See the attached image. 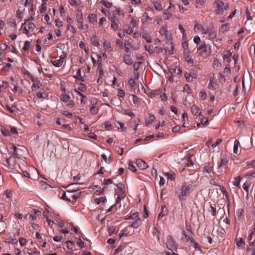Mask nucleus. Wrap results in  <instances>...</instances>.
Returning <instances> with one entry per match:
<instances>
[{
  "label": "nucleus",
  "mask_w": 255,
  "mask_h": 255,
  "mask_svg": "<svg viewBox=\"0 0 255 255\" xmlns=\"http://www.w3.org/2000/svg\"><path fill=\"white\" fill-rule=\"evenodd\" d=\"M190 189L191 185L189 184L184 183L182 185L180 191L176 192V194L177 195V196L180 201L185 200V197L189 195Z\"/></svg>",
  "instance_id": "nucleus-1"
},
{
  "label": "nucleus",
  "mask_w": 255,
  "mask_h": 255,
  "mask_svg": "<svg viewBox=\"0 0 255 255\" xmlns=\"http://www.w3.org/2000/svg\"><path fill=\"white\" fill-rule=\"evenodd\" d=\"M33 19V17H30V19L26 20L23 23H22L21 28H23V32L24 34H26L27 36H29V32L30 31H32L35 28V24L34 23L30 21Z\"/></svg>",
  "instance_id": "nucleus-2"
},
{
  "label": "nucleus",
  "mask_w": 255,
  "mask_h": 255,
  "mask_svg": "<svg viewBox=\"0 0 255 255\" xmlns=\"http://www.w3.org/2000/svg\"><path fill=\"white\" fill-rule=\"evenodd\" d=\"M67 192L68 193L67 201L72 203L75 202L81 195V192L74 189H69L67 190Z\"/></svg>",
  "instance_id": "nucleus-3"
},
{
  "label": "nucleus",
  "mask_w": 255,
  "mask_h": 255,
  "mask_svg": "<svg viewBox=\"0 0 255 255\" xmlns=\"http://www.w3.org/2000/svg\"><path fill=\"white\" fill-rule=\"evenodd\" d=\"M214 5L216 7V11L218 14H223L224 9L227 10L229 8L228 4L222 1L218 0L214 2Z\"/></svg>",
  "instance_id": "nucleus-4"
},
{
  "label": "nucleus",
  "mask_w": 255,
  "mask_h": 255,
  "mask_svg": "<svg viewBox=\"0 0 255 255\" xmlns=\"http://www.w3.org/2000/svg\"><path fill=\"white\" fill-rule=\"evenodd\" d=\"M159 33L162 36H164L166 43L168 44H171L172 43V37L171 35L168 32L167 28L165 27H162L160 30Z\"/></svg>",
  "instance_id": "nucleus-5"
},
{
  "label": "nucleus",
  "mask_w": 255,
  "mask_h": 255,
  "mask_svg": "<svg viewBox=\"0 0 255 255\" xmlns=\"http://www.w3.org/2000/svg\"><path fill=\"white\" fill-rule=\"evenodd\" d=\"M166 246L167 248L171 251H177V247L176 246V242L173 240L172 237L168 235L166 238Z\"/></svg>",
  "instance_id": "nucleus-6"
},
{
  "label": "nucleus",
  "mask_w": 255,
  "mask_h": 255,
  "mask_svg": "<svg viewBox=\"0 0 255 255\" xmlns=\"http://www.w3.org/2000/svg\"><path fill=\"white\" fill-rule=\"evenodd\" d=\"M229 156L227 153H222L221 155V161L218 166V168H220L222 166L227 165L229 161Z\"/></svg>",
  "instance_id": "nucleus-7"
},
{
  "label": "nucleus",
  "mask_w": 255,
  "mask_h": 255,
  "mask_svg": "<svg viewBox=\"0 0 255 255\" xmlns=\"http://www.w3.org/2000/svg\"><path fill=\"white\" fill-rule=\"evenodd\" d=\"M15 156H11L8 158H6V161L7 164L8 166L12 168L14 167L15 163Z\"/></svg>",
  "instance_id": "nucleus-8"
},
{
  "label": "nucleus",
  "mask_w": 255,
  "mask_h": 255,
  "mask_svg": "<svg viewBox=\"0 0 255 255\" xmlns=\"http://www.w3.org/2000/svg\"><path fill=\"white\" fill-rule=\"evenodd\" d=\"M137 166L140 169H145L148 167V165L145 161L140 159H138L136 161Z\"/></svg>",
  "instance_id": "nucleus-9"
},
{
  "label": "nucleus",
  "mask_w": 255,
  "mask_h": 255,
  "mask_svg": "<svg viewBox=\"0 0 255 255\" xmlns=\"http://www.w3.org/2000/svg\"><path fill=\"white\" fill-rule=\"evenodd\" d=\"M184 77L188 82H193L196 78V74L194 73H186Z\"/></svg>",
  "instance_id": "nucleus-10"
},
{
  "label": "nucleus",
  "mask_w": 255,
  "mask_h": 255,
  "mask_svg": "<svg viewBox=\"0 0 255 255\" xmlns=\"http://www.w3.org/2000/svg\"><path fill=\"white\" fill-rule=\"evenodd\" d=\"M78 18L77 19V22L79 24V27L80 29L83 30H87L88 29V25L87 24H83V17H77Z\"/></svg>",
  "instance_id": "nucleus-11"
},
{
  "label": "nucleus",
  "mask_w": 255,
  "mask_h": 255,
  "mask_svg": "<svg viewBox=\"0 0 255 255\" xmlns=\"http://www.w3.org/2000/svg\"><path fill=\"white\" fill-rule=\"evenodd\" d=\"M194 30L196 32H202L203 34V31L207 30V29L203 27L202 25L199 24L197 22H196L194 24Z\"/></svg>",
  "instance_id": "nucleus-12"
},
{
  "label": "nucleus",
  "mask_w": 255,
  "mask_h": 255,
  "mask_svg": "<svg viewBox=\"0 0 255 255\" xmlns=\"http://www.w3.org/2000/svg\"><path fill=\"white\" fill-rule=\"evenodd\" d=\"M124 62L128 65H130L133 63V60L131 56L128 54H126L123 56Z\"/></svg>",
  "instance_id": "nucleus-13"
},
{
  "label": "nucleus",
  "mask_w": 255,
  "mask_h": 255,
  "mask_svg": "<svg viewBox=\"0 0 255 255\" xmlns=\"http://www.w3.org/2000/svg\"><path fill=\"white\" fill-rule=\"evenodd\" d=\"M251 185V181L250 180H247L243 185V188L246 191L247 196L249 194V189Z\"/></svg>",
  "instance_id": "nucleus-14"
},
{
  "label": "nucleus",
  "mask_w": 255,
  "mask_h": 255,
  "mask_svg": "<svg viewBox=\"0 0 255 255\" xmlns=\"http://www.w3.org/2000/svg\"><path fill=\"white\" fill-rule=\"evenodd\" d=\"M167 208L165 207L162 206L161 209V211L158 214L157 219L158 221L161 220V219L167 214Z\"/></svg>",
  "instance_id": "nucleus-15"
},
{
  "label": "nucleus",
  "mask_w": 255,
  "mask_h": 255,
  "mask_svg": "<svg viewBox=\"0 0 255 255\" xmlns=\"http://www.w3.org/2000/svg\"><path fill=\"white\" fill-rule=\"evenodd\" d=\"M103 46L104 47L105 50L108 51H113V48L111 46V44L110 41H107V40H105L103 42Z\"/></svg>",
  "instance_id": "nucleus-16"
},
{
  "label": "nucleus",
  "mask_w": 255,
  "mask_h": 255,
  "mask_svg": "<svg viewBox=\"0 0 255 255\" xmlns=\"http://www.w3.org/2000/svg\"><path fill=\"white\" fill-rule=\"evenodd\" d=\"M199 108L196 105H194L191 107V112L193 115L196 116H201V113L199 112Z\"/></svg>",
  "instance_id": "nucleus-17"
},
{
  "label": "nucleus",
  "mask_w": 255,
  "mask_h": 255,
  "mask_svg": "<svg viewBox=\"0 0 255 255\" xmlns=\"http://www.w3.org/2000/svg\"><path fill=\"white\" fill-rule=\"evenodd\" d=\"M10 149L12 150V155L15 157L19 158V154L18 153V149L13 144H10Z\"/></svg>",
  "instance_id": "nucleus-18"
},
{
  "label": "nucleus",
  "mask_w": 255,
  "mask_h": 255,
  "mask_svg": "<svg viewBox=\"0 0 255 255\" xmlns=\"http://www.w3.org/2000/svg\"><path fill=\"white\" fill-rule=\"evenodd\" d=\"M141 224V220L140 218H138L130 225V227L134 229H137Z\"/></svg>",
  "instance_id": "nucleus-19"
},
{
  "label": "nucleus",
  "mask_w": 255,
  "mask_h": 255,
  "mask_svg": "<svg viewBox=\"0 0 255 255\" xmlns=\"http://www.w3.org/2000/svg\"><path fill=\"white\" fill-rule=\"evenodd\" d=\"M165 176H166L168 179L170 180L171 181H175V174L173 171H169L165 173Z\"/></svg>",
  "instance_id": "nucleus-20"
},
{
  "label": "nucleus",
  "mask_w": 255,
  "mask_h": 255,
  "mask_svg": "<svg viewBox=\"0 0 255 255\" xmlns=\"http://www.w3.org/2000/svg\"><path fill=\"white\" fill-rule=\"evenodd\" d=\"M70 4L76 8H79L81 3L80 0H69Z\"/></svg>",
  "instance_id": "nucleus-21"
},
{
  "label": "nucleus",
  "mask_w": 255,
  "mask_h": 255,
  "mask_svg": "<svg viewBox=\"0 0 255 255\" xmlns=\"http://www.w3.org/2000/svg\"><path fill=\"white\" fill-rule=\"evenodd\" d=\"M208 34L209 37L211 39H214L216 37V34L215 32L213 31H212L211 30H210L209 29H207V30H205V31H203V34Z\"/></svg>",
  "instance_id": "nucleus-22"
},
{
  "label": "nucleus",
  "mask_w": 255,
  "mask_h": 255,
  "mask_svg": "<svg viewBox=\"0 0 255 255\" xmlns=\"http://www.w3.org/2000/svg\"><path fill=\"white\" fill-rule=\"evenodd\" d=\"M182 236L181 237V240L183 241H185L188 243L189 241L191 242V240H193V239L190 238L185 233L184 231H182Z\"/></svg>",
  "instance_id": "nucleus-23"
},
{
  "label": "nucleus",
  "mask_w": 255,
  "mask_h": 255,
  "mask_svg": "<svg viewBox=\"0 0 255 255\" xmlns=\"http://www.w3.org/2000/svg\"><path fill=\"white\" fill-rule=\"evenodd\" d=\"M42 86L39 80L34 81L33 84L31 86V89L33 91L36 90L41 87Z\"/></svg>",
  "instance_id": "nucleus-24"
},
{
  "label": "nucleus",
  "mask_w": 255,
  "mask_h": 255,
  "mask_svg": "<svg viewBox=\"0 0 255 255\" xmlns=\"http://www.w3.org/2000/svg\"><path fill=\"white\" fill-rule=\"evenodd\" d=\"M236 244L237 246L239 248L242 247V246L245 244L243 240L241 238H236L235 241Z\"/></svg>",
  "instance_id": "nucleus-25"
},
{
  "label": "nucleus",
  "mask_w": 255,
  "mask_h": 255,
  "mask_svg": "<svg viewBox=\"0 0 255 255\" xmlns=\"http://www.w3.org/2000/svg\"><path fill=\"white\" fill-rule=\"evenodd\" d=\"M234 179L235 181L233 182V185L238 188H241L240 183L242 179L241 177L239 176L235 177Z\"/></svg>",
  "instance_id": "nucleus-26"
},
{
  "label": "nucleus",
  "mask_w": 255,
  "mask_h": 255,
  "mask_svg": "<svg viewBox=\"0 0 255 255\" xmlns=\"http://www.w3.org/2000/svg\"><path fill=\"white\" fill-rule=\"evenodd\" d=\"M161 93V90L160 89H158V90H154V91H151L148 96L151 97V98H152L153 97H155V96H157V95H158L159 94H160V93Z\"/></svg>",
  "instance_id": "nucleus-27"
},
{
  "label": "nucleus",
  "mask_w": 255,
  "mask_h": 255,
  "mask_svg": "<svg viewBox=\"0 0 255 255\" xmlns=\"http://www.w3.org/2000/svg\"><path fill=\"white\" fill-rule=\"evenodd\" d=\"M52 64L57 67H60L63 64V61L61 59H57L52 61Z\"/></svg>",
  "instance_id": "nucleus-28"
},
{
  "label": "nucleus",
  "mask_w": 255,
  "mask_h": 255,
  "mask_svg": "<svg viewBox=\"0 0 255 255\" xmlns=\"http://www.w3.org/2000/svg\"><path fill=\"white\" fill-rule=\"evenodd\" d=\"M33 1V0H25V6H30V10L31 11V13H30L31 15L33 14V4H31V2Z\"/></svg>",
  "instance_id": "nucleus-29"
},
{
  "label": "nucleus",
  "mask_w": 255,
  "mask_h": 255,
  "mask_svg": "<svg viewBox=\"0 0 255 255\" xmlns=\"http://www.w3.org/2000/svg\"><path fill=\"white\" fill-rule=\"evenodd\" d=\"M217 83L214 82L213 81L210 80L209 83L208 88L210 89L215 90L217 88Z\"/></svg>",
  "instance_id": "nucleus-30"
},
{
  "label": "nucleus",
  "mask_w": 255,
  "mask_h": 255,
  "mask_svg": "<svg viewBox=\"0 0 255 255\" xmlns=\"http://www.w3.org/2000/svg\"><path fill=\"white\" fill-rule=\"evenodd\" d=\"M124 46L125 47V51L127 53H129L130 51V49L132 48V46L129 42H126L124 44Z\"/></svg>",
  "instance_id": "nucleus-31"
},
{
  "label": "nucleus",
  "mask_w": 255,
  "mask_h": 255,
  "mask_svg": "<svg viewBox=\"0 0 255 255\" xmlns=\"http://www.w3.org/2000/svg\"><path fill=\"white\" fill-rule=\"evenodd\" d=\"M95 202L97 204H99L100 203H104L106 201V197H102L99 198H96L94 199Z\"/></svg>",
  "instance_id": "nucleus-32"
},
{
  "label": "nucleus",
  "mask_w": 255,
  "mask_h": 255,
  "mask_svg": "<svg viewBox=\"0 0 255 255\" xmlns=\"http://www.w3.org/2000/svg\"><path fill=\"white\" fill-rule=\"evenodd\" d=\"M6 108L7 109V110H8L9 112L11 113H15L17 110V108L16 107V106L13 105H12L11 106L9 105H6Z\"/></svg>",
  "instance_id": "nucleus-33"
},
{
  "label": "nucleus",
  "mask_w": 255,
  "mask_h": 255,
  "mask_svg": "<svg viewBox=\"0 0 255 255\" xmlns=\"http://www.w3.org/2000/svg\"><path fill=\"white\" fill-rule=\"evenodd\" d=\"M115 17H114L113 18L112 17L111 21V27L114 29V30H116L118 28V25L116 22V21L114 20V18Z\"/></svg>",
  "instance_id": "nucleus-34"
},
{
  "label": "nucleus",
  "mask_w": 255,
  "mask_h": 255,
  "mask_svg": "<svg viewBox=\"0 0 255 255\" xmlns=\"http://www.w3.org/2000/svg\"><path fill=\"white\" fill-rule=\"evenodd\" d=\"M70 96L66 94H62L61 95V100L64 102H68L70 101Z\"/></svg>",
  "instance_id": "nucleus-35"
},
{
  "label": "nucleus",
  "mask_w": 255,
  "mask_h": 255,
  "mask_svg": "<svg viewBox=\"0 0 255 255\" xmlns=\"http://www.w3.org/2000/svg\"><path fill=\"white\" fill-rule=\"evenodd\" d=\"M154 6L156 9L160 10L162 9V5L160 1H155L153 2Z\"/></svg>",
  "instance_id": "nucleus-36"
},
{
  "label": "nucleus",
  "mask_w": 255,
  "mask_h": 255,
  "mask_svg": "<svg viewBox=\"0 0 255 255\" xmlns=\"http://www.w3.org/2000/svg\"><path fill=\"white\" fill-rule=\"evenodd\" d=\"M230 28V24L229 23H226L225 24L222 25L220 29V30H221L222 32H224L226 31H227L229 30Z\"/></svg>",
  "instance_id": "nucleus-37"
},
{
  "label": "nucleus",
  "mask_w": 255,
  "mask_h": 255,
  "mask_svg": "<svg viewBox=\"0 0 255 255\" xmlns=\"http://www.w3.org/2000/svg\"><path fill=\"white\" fill-rule=\"evenodd\" d=\"M101 3L107 8H110L112 6V3L108 0H102Z\"/></svg>",
  "instance_id": "nucleus-38"
},
{
  "label": "nucleus",
  "mask_w": 255,
  "mask_h": 255,
  "mask_svg": "<svg viewBox=\"0 0 255 255\" xmlns=\"http://www.w3.org/2000/svg\"><path fill=\"white\" fill-rule=\"evenodd\" d=\"M131 97L133 103L135 105H138L140 102L139 98L135 95H132Z\"/></svg>",
  "instance_id": "nucleus-39"
},
{
  "label": "nucleus",
  "mask_w": 255,
  "mask_h": 255,
  "mask_svg": "<svg viewBox=\"0 0 255 255\" xmlns=\"http://www.w3.org/2000/svg\"><path fill=\"white\" fill-rule=\"evenodd\" d=\"M155 119V118L154 116L149 115L148 119L146 121V124L148 125L152 124L154 122Z\"/></svg>",
  "instance_id": "nucleus-40"
},
{
  "label": "nucleus",
  "mask_w": 255,
  "mask_h": 255,
  "mask_svg": "<svg viewBox=\"0 0 255 255\" xmlns=\"http://www.w3.org/2000/svg\"><path fill=\"white\" fill-rule=\"evenodd\" d=\"M212 167L209 165H206L204 166L203 172L206 173H210L212 171Z\"/></svg>",
  "instance_id": "nucleus-41"
},
{
  "label": "nucleus",
  "mask_w": 255,
  "mask_h": 255,
  "mask_svg": "<svg viewBox=\"0 0 255 255\" xmlns=\"http://www.w3.org/2000/svg\"><path fill=\"white\" fill-rule=\"evenodd\" d=\"M217 233L218 236L223 237L225 235V231L223 228H221L217 230Z\"/></svg>",
  "instance_id": "nucleus-42"
},
{
  "label": "nucleus",
  "mask_w": 255,
  "mask_h": 255,
  "mask_svg": "<svg viewBox=\"0 0 255 255\" xmlns=\"http://www.w3.org/2000/svg\"><path fill=\"white\" fill-rule=\"evenodd\" d=\"M99 108L96 106H92L90 108V112L93 115H96L98 113Z\"/></svg>",
  "instance_id": "nucleus-43"
},
{
  "label": "nucleus",
  "mask_w": 255,
  "mask_h": 255,
  "mask_svg": "<svg viewBox=\"0 0 255 255\" xmlns=\"http://www.w3.org/2000/svg\"><path fill=\"white\" fill-rule=\"evenodd\" d=\"M36 96L38 98H45L47 96V94L44 92H38Z\"/></svg>",
  "instance_id": "nucleus-44"
},
{
  "label": "nucleus",
  "mask_w": 255,
  "mask_h": 255,
  "mask_svg": "<svg viewBox=\"0 0 255 255\" xmlns=\"http://www.w3.org/2000/svg\"><path fill=\"white\" fill-rule=\"evenodd\" d=\"M116 44L117 46H119L120 48L123 49L124 44L123 42L120 39L116 40Z\"/></svg>",
  "instance_id": "nucleus-45"
},
{
  "label": "nucleus",
  "mask_w": 255,
  "mask_h": 255,
  "mask_svg": "<svg viewBox=\"0 0 255 255\" xmlns=\"http://www.w3.org/2000/svg\"><path fill=\"white\" fill-rule=\"evenodd\" d=\"M135 84H136V83L134 79H133L132 78H130L129 79L128 84L130 86V88H131L132 89H133L135 86Z\"/></svg>",
  "instance_id": "nucleus-46"
},
{
  "label": "nucleus",
  "mask_w": 255,
  "mask_h": 255,
  "mask_svg": "<svg viewBox=\"0 0 255 255\" xmlns=\"http://www.w3.org/2000/svg\"><path fill=\"white\" fill-rule=\"evenodd\" d=\"M30 42L28 41H26L22 48L23 50L25 51L28 50L30 47Z\"/></svg>",
  "instance_id": "nucleus-47"
},
{
  "label": "nucleus",
  "mask_w": 255,
  "mask_h": 255,
  "mask_svg": "<svg viewBox=\"0 0 255 255\" xmlns=\"http://www.w3.org/2000/svg\"><path fill=\"white\" fill-rule=\"evenodd\" d=\"M175 6L173 3H170V5L168 7V8L166 10V12L164 13L165 14H167V13L169 14V12L172 11L174 9Z\"/></svg>",
  "instance_id": "nucleus-48"
},
{
  "label": "nucleus",
  "mask_w": 255,
  "mask_h": 255,
  "mask_svg": "<svg viewBox=\"0 0 255 255\" xmlns=\"http://www.w3.org/2000/svg\"><path fill=\"white\" fill-rule=\"evenodd\" d=\"M46 4L41 3V6L39 7V11L41 13H43L46 10Z\"/></svg>",
  "instance_id": "nucleus-49"
},
{
  "label": "nucleus",
  "mask_w": 255,
  "mask_h": 255,
  "mask_svg": "<svg viewBox=\"0 0 255 255\" xmlns=\"http://www.w3.org/2000/svg\"><path fill=\"white\" fill-rule=\"evenodd\" d=\"M78 90L81 91H85L87 90V87L84 84H80L78 87Z\"/></svg>",
  "instance_id": "nucleus-50"
},
{
  "label": "nucleus",
  "mask_w": 255,
  "mask_h": 255,
  "mask_svg": "<svg viewBox=\"0 0 255 255\" xmlns=\"http://www.w3.org/2000/svg\"><path fill=\"white\" fill-rule=\"evenodd\" d=\"M63 26V21L59 19L55 20V26L58 28L61 27Z\"/></svg>",
  "instance_id": "nucleus-51"
},
{
  "label": "nucleus",
  "mask_w": 255,
  "mask_h": 255,
  "mask_svg": "<svg viewBox=\"0 0 255 255\" xmlns=\"http://www.w3.org/2000/svg\"><path fill=\"white\" fill-rule=\"evenodd\" d=\"M200 99L204 100L206 98L207 94L204 91H201L199 94Z\"/></svg>",
  "instance_id": "nucleus-52"
},
{
  "label": "nucleus",
  "mask_w": 255,
  "mask_h": 255,
  "mask_svg": "<svg viewBox=\"0 0 255 255\" xmlns=\"http://www.w3.org/2000/svg\"><path fill=\"white\" fill-rule=\"evenodd\" d=\"M1 130L2 134L4 136H8L10 135V132L8 129L3 128H1Z\"/></svg>",
  "instance_id": "nucleus-53"
},
{
  "label": "nucleus",
  "mask_w": 255,
  "mask_h": 255,
  "mask_svg": "<svg viewBox=\"0 0 255 255\" xmlns=\"http://www.w3.org/2000/svg\"><path fill=\"white\" fill-rule=\"evenodd\" d=\"M79 184V183H72L69 185L67 187L69 189H74L75 190H78V187H77L76 186Z\"/></svg>",
  "instance_id": "nucleus-54"
},
{
  "label": "nucleus",
  "mask_w": 255,
  "mask_h": 255,
  "mask_svg": "<svg viewBox=\"0 0 255 255\" xmlns=\"http://www.w3.org/2000/svg\"><path fill=\"white\" fill-rule=\"evenodd\" d=\"M92 44L95 46H98L99 44L98 40L96 38L94 37L91 39Z\"/></svg>",
  "instance_id": "nucleus-55"
},
{
  "label": "nucleus",
  "mask_w": 255,
  "mask_h": 255,
  "mask_svg": "<svg viewBox=\"0 0 255 255\" xmlns=\"http://www.w3.org/2000/svg\"><path fill=\"white\" fill-rule=\"evenodd\" d=\"M213 64V67L214 68L221 67V66H222L221 63L217 60H214Z\"/></svg>",
  "instance_id": "nucleus-56"
},
{
  "label": "nucleus",
  "mask_w": 255,
  "mask_h": 255,
  "mask_svg": "<svg viewBox=\"0 0 255 255\" xmlns=\"http://www.w3.org/2000/svg\"><path fill=\"white\" fill-rule=\"evenodd\" d=\"M191 243L193 244L194 247L195 249L200 250V248L197 243L195 242L194 240H191Z\"/></svg>",
  "instance_id": "nucleus-57"
},
{
  "label": "nucleus",
  "mask_w": 255,
  "mask_h": 255,
  "mask_svg": "<svg viewBox=\"0 0 255 255\" xmlns=\"http://www.w3.org/2000/svg\"><path fill=\"white\" fill-rule=\"evenodd\" d=\"M118 96L121 98H124L125 96V93L123 90H119L118 92Z\"/></svg>",
  "instance_id": "nucleus-58"
},
{
  "label": "nucleus",
  "mask_w": 255,
  "mask_h": 255,
  "mask_svg": "<svg viewBox=\"0 0 255 255\" xmlns=\"http://www.w3.org/2000/svg\"><path fill=\"white\" fill-rule=\"evenodd\" d=\"M219 80L221 83H225V81H226L225 76H223L222 74H220L219 76Z\"/></svg>",
  "instance_id": "nucleus-59"
},
{
  "label": "nucleus",
  "mask_w": 255,
  "mask_h": 255,
  "mask_svg": "<svg viewBox=\"0 0 255 255\" xmlns=\"http://www.w3.org/2000/svg\"><path fill=\"white\" fill-rule=\"evenodd\" d=\"M128 169L132 171V172H136V169L135 166H134L132 164L130 163L128 165Z\"/></svg>",
  "instance_id": "nucleus-60"
},
{
  "label": "nucleus",
  "mask_w": 255,
  "mask_h": 255,
  "mask_svg": "<svg viewBox=\"0 0 255 255\" xmlns=\"http://www.w3.org/2000/svg\"><path fill=\"white\" fill-rule=\"evenodd\" d=\"M191 90L189 86L187 84H186L184 87L183 92H187V93L190 94L191 93Z\"/></svg>",
  "instance_id": "nucleus-61"
},
{
  "label": "nucleus",
  "mask_w": 255,
  "mask_h": 255,
  "mask_svg": "<svg viewBox=\"0 0 255 255\" xmlns=\"http://www.w3.org/2000/svg\"><path fill=\"white\" fill-rule=\"evenodd\" d=\"M231 71L228 65H227L224 70V73L227 75H229L230 74Z\"/></svg>",
  "instance_id": "nucleus-62"
},
{
  "label": "nucleus",
  "mask_w": 255,
  "mask_h": 255,
  "mask_svg": "<svg viewBox=\"0 0 255 255\" xmlns=\"http://www.w3.org/2000/svg\"><path fill=\"white\" fill-rule=\"evenodd\" d=\"M222 140L221 139H218L216 142H214L212 146L213 148L216 147L219 144H220L222 142Z\"/></svg>",
  "instance_id": "nucleus-63"
},
{
  "label": "nucleus",
  "mask_w": 255,
  "mask_h": 255,
  "mask_svg": "<svg viewBox=\"0 0 255 255\" xmlns=\"http://www.w3.org/2000/svg\"><path fill=\"white\" fill-rule=\"evenodd\" d=\"M247 164L251 166L253 168H255V160H251L247 162Z\"/></svg>",
  "instance_id": "nucleus-64"
}]
</instances>
